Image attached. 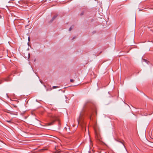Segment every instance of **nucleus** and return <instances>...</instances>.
<instances>
[{
    "label": "nucleus",
    "instance_id": "nucleus-2",
    "mask_svg": "<svg viewBox=\"0 0 153 153\" xmlns=\"http://www.w3.org/2000/svg\"><path fill=\"white\" fill-rule=\"evenodd\" d=\"M87 103H86L85 104V105H84L83 106V109L82 110V111H84L85 108H86V107L87 106Z\"/></svg>",
    "mask_w": 153,
    "mask_h": 153
},
{
    "label": "nucleus",
    "instance_id": "nucleus-19",
    "mask_svg": "<svg viewBox=\"0 0 153 153\" xmlns=\"http://www.w3.org/2000/svg\"><path fill=\"white\" fill-rule=\"evenodd\" d=\"M149 114V115H150V114Z\"/></svg>",
    "mask_w": 153,
    "mask_h": 153
},
{
    "label": "nucleus",
    "instance_id": "nucleus-15",
    "mask_svg": "<svg viewBox=\"0 0 153 153\" xmlns=\"http://www.w3.org/2000/svg\"><path fill=\"white\" fill-rule=\"evenodd\" d=\"M29 42L30 41V39H28Z\"/></svg>",
    "mask_w": 153,
    "mask_h": 153
},
{
    "label": "nucleus",
    "instance_id": "nucleus-9",
    "mask_svg": "<svg viewBox=\"0 0 153 153\" xmlns=\"http://www.w3.org/2000/svg\"><path fill=\"white\" fill-rule=\"evenodd\" d=\"M60 152H57V151L55 152L54 153H59Z\"/></svg>",
    "mask_w": 153,
    "mask_h": 153
},
{
    "label": "nucleus",
    "instance_id": "nucleus-10",
    "mask_svg": "<svg viewBox=\"0 0 153 153\" xmlns=\"http://www.w3.org/2000/svg\"><path fill=\"white\" fill-rule=\"evenodd\" d=\"M5 80L6 81H9L8 79H5Z\"/></svg>",
    "mask_w": 153,
    "mask_h": 153
},
{
    "label": "nucleus",
    "instance_id": "nucleus-21",
    "mask_svg": "<svg viewBox=\"0 0 153 153\" xmlns=\"http://www.w3.org/2000/svg\"><path fill=\"white\" fill-rule=\"evenodd\" d=\"M1 83H0V84Z\"/></svg>",
    "mask_w": 153,
    "mask_h": 153
},
{
    "label": "nucleus",
    "instance_id": "nucleus-7",
    "mask_svg": "<svg viewBox=\"0 0 153 153\" xmlns=\"http://www.w3.org/2000/svg\"><path fill=\"white\" fill-rule=\"evenodd\" d=\"M54 89V88H57L56 87V86H53L52 87Z\"/></svg>",
    "mask_w": 153,
    "mask_h": 153
},
{
    "label": "nucleus",
    "instance_id": "nucleus-6",
    "mask_svg": "<svg viewBox=\"0 0 153 153\" xmlns=\"http://www.w3.org/2000/svg\"><path fill=\"white\" fill-rule=\"evenodd\" d=\"M85 11H84H84H82V12L81 13H80V15H81V16H82V15H83L84 14V13H85Z\"/></svg>",
    "mask_w": 153,
    "mask_h": 153
},
{
    "label": "nucleus",
    "instance_id": "nucleus-12",
    "mask_svg": "<svg viewBox=\"0 0 153 153\" xmlns=\"http://www.w3.org/2000/svg\"><path fill=\"white\" fill-rule=\"evenodd\" d=\"M47 150V149H42V150Z\"/></svg>",
    "mask_w": 153,
    "mask_h": 153
},
{
    "label": "nucleus",
    "instance_id": "nucleus-17",
    "mask_svg": "<svg viewBox=\"0 0 153 153\" xmlns=\"http://www.w3.org/2000/svg\"><path fill=\"white\" fill-rule=\"evenodd\" d=\"M144 61H145L146 62L147 61H146V60H145V59H144Z\"/></svg>",
    "mask_w": 153,
    "mask_h": 153
},
{
    "label": "nucleus",
    "instance_id": "nucleus-1",
    "mask_svg": "<svg viewBox=\"0 0 153 153\" xmlns=\"http://www.w3.org/2000/svg\"><path fill=\"white\" fill-rule=\"evenodd\" d=\"M82 115V113H81L80 114V116L79 117V119L77 120V121H78V124L80 122V118H81Z\"/></svg>",
    "mask_w": 153,
    "mask_h": 153
},
{
    "label": "nucleus",
    "instance_id": "nucleus-5",
    "mask_svg": "<svg viewBox=\"0 0 153 153\" xmlns=\"http://www.w3.org/2000/svg\"><path fill=\"white\" fill-rule=\"evenodd\" d=\"M74 25H72L69 29V31H70L74 27Z\"/></svg>",
    "mask_w": 153,
    "mask_h": 153
},
{
    "label": "nucleus",
    "instance_id": "nucleus-18",
    "mask_svg": "<svg viewBox=\"0 0 153 153\" xmlns=\"http://www.w3.org/2000/svg\"><path fill=\"white\" fill-rule=\"evenodd\" d=\"M28 38L29 39L30 38V37L29 36L28 37Z\"/></svg>",
    "mask_w": 153,
    "mask_h": 153
},
{
    "label": "nucleus",
    "instance_id": "nucleus-4",
    "mask_svg": "<svg viewBox=\"0 0 153 153\" xmlns=\"http://www.w3.org/2000/svg\"><path fill=\"white\" fill-rule=\"evenodd\" d=\"M54 122V121H53L50 123H49L47 124L48 126H51L53 125V123Z\"/></svg>",
    "mask_w": 153,
    "mask_h": 153
},
{
    "label": "nucleus",
    "instance_id": "nucleus-20",
    "mask_svg": "<svg viewBox=\"0 0 153 153\" xmlns=\"http://www.w3.org/2000/svg\"><path fill=\"white\" fill-rule=\"evenodd\" d=\"M28 45H29V43H28Z\"/></svg>",
    "mask_w": 153,
    "mask_h": 153
},
{
    "label": "nucleus",
    "instance_id": "nucleus-13",
    "mask_svg": "<svg viewBox=\"0 0 153 153\" xmlns=\"http://www.w3.org/2000/svg\"><path fill=\"white\" fill-rule=\"evenodd\" d=\"M132 38H134V35L132 37Z\"/></svg>",
    "mask_w": 153,
    "mask_h": 153
},
{
    "label": "nucleus",
    "instance_id": "nucleus-11",
    "mask_svg": "<svg viewBox=\"0 0 153 153\" xmlns=\"http://www.w3.org/2000/svg\"><path fill=\"white\" fill-rule=\"evenodd\" d=\"M67 128H66L65 127V128H64V129L65 130H66H66H67Z\"/></svg>",
    "mask_w": 153,
    "mask_h": 153
},
{
    "label": "nucleus",
    "instance_id": "nucleus-14",
    "mask_svg": "<svg viewBox=\"0 0 153 153\" xmlns=\"http://www.w3.org/2000/svg\"><path fill=\"white\" fill-rule=\"evenodd\" d=\"M28 57L29 58L30 57V54H29V55L28 54Z\"/></svg>",
    "mask_w": 153,
    "mask_h": 153
},
{
    "label": "nucleus",
    "instance_id": "nucleus-16",
    "mask_svg": "<svg viewBox=\"0 0 153 153\" xmlns=\"http://www.w3.org/2000/svg\"><path fill=\"white\" fill-rule=\"evenodd\" d=\"M8 122L10 123V121H7Z\"/></svg>",
    "mask_w": 153,
    "mask_h": 153
},
{
    "label": "nucleus",
    "instance_id": "nucleus-3",
    "mask_svg": "<svg viewBox=\"0 0 153 153\" xmlns=\"http://www.w3.org/2000/svg\"><path fill=\"white\" fill-rule=\"evenodd\" d=\"M56 15H55L52 18L51 20V22L56 17Z\"/></svg>",
    "mask_w": 153,
    "mask_h": 153
},
{
    "label": "nucleus",
    "instance_id": "nucleus-8",
    "mask_svg": "<svg viewBox=\"0 0 153 153\" xmlns=\"http://www.w3.org/2000/svg\"><path fill=\"white\" fill-rule=\"evenodd\" d=\"M74 80L73 79H70V81L71 82H74Z\"/></svg>",
    "mask_w": 153,
    "mask_h": 153
}]
</instances>
